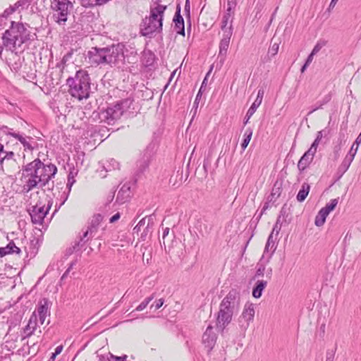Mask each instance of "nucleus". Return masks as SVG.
<instances>
[{"mask_svg":"<svg viewBox=\"0 0 361 361\" xmlns=\"http://www.w3.org/2000/svg\"><path fill=\"white\" fill-rule=\"evenodd\" d=\"M232 35L233 32L231 30L223 32V38L221 39L219 43V57L221 58V62H224L226 58Z\"/></svg>","mask_w":361,"mask_h":361,"instance_id":"nucleus-16","label":"nucleus"},{"mask_svg":"<svg viewBox=\"0 0 361 361\" xmlns=\"http://www.w3.org/2000/svg\"><path fill=\"white\" fill-rule=\"evenodd\" d=\"M358 146L359 145H356V144H355V142H354L353 144V145L351 146V148H350L349 152L348 153V154H354V157H355L357 152Z\"/></svg>","mask_w":361,"mask_h":361,"instance_id":"nucleus-54","label":"nucleus"},{"mask_svg":"<svg viewBox=\"0 0 361 361\" xmlns=\"http://www.w3.org/2000/svg\"><path fill=\"white\" fill-rule=\"evenodd\" d=\"M20 180L24 183L23 190L28 192L35 188L43 189L48 186L49 190L54 188V181L49 187L50 181L55 177L58 169L55 164L42 161L39 158L22 166Z\"/></svg>","mask_w":361,"mask_h":361,"instance_id":"nucleus-1","label":"nucleus"},{"mask_svg":"<svg viewBox=\"0 0 361 361\" xmlns=\"http://www.w3.org/2000/svg\"><path fill=\"white\" fill-rule=\"evenodd\" d=\"M320 140L315 139L308 150H312V152L315 154L317 149V147L319 144Z\"/></svg>","mask_w":361,"mask_h":361,"instance_id":"nucleus-51","label":"nucleus"},{"mask_svg":"<svg viewBox=\"0 0 361 361\" xmlns=\"http://www.w3.org/2000/svg\"><path fill=\"white\" fill-rule=\"evenodd\" d=\"M79 251L75 245H73L72 247H70L69 248H68L66 250V255H72L74 252H78Z\"/></svg>","mask_w":361,"mask_h":361,"instance_id":"nucleus-57","label":"nucleus"},{"mask_svg":"<svg viewBox=\"0 0 361 361\" xmlns=\"http://www.w3.org/2000/svg\"><path fill=\"white\" fill-rule=\"evenodd\" d=\"M338 202V199H332L331 200L330 202L326 204L325 207H322V209L326 212L328 214H329L331 212H332L336 207Z\"/></svg>","mask_w":361,"mask_h":361,"instance_id":"nucleus-37","label":"nucleus"},{"mask_svg":"<svg viewBox=\"0 0 361 361\" xmlns=\"http://www.w3.org/2000/svg\"><path fill=\"white\" fill-rule=\"evenodd\" d=\"M227 6L235 8L237 6V0H227Z\"/></svg>","mask_w":361,"mask_h":361,"instance_id":"nucleus-61","label":"nucleus"},{"mask_svg":"<svg viewBox=\"0 0 361 361\" xmlns=\"http://www.w3.org/2000/svg\"><path fill=\"white\" fill-rule=\"evenodd\" d=\"M264 94V90L263 88H260L258 90L257 98L255 99V102L252 103V104L251 105V106L249 108V109L247 111V114H246L245 118L244 124H246L248 122L249 119L255 113L257 109L262 104Z\"/></svg>","mask_w":361,"mask_h":361,"instance_id":"nucleus-17","label":"nucleus"},{"mask_svg":"<svg viewBox=\"0 0 361 361\" xmlns=\"http://www.w3.org/2000/svg\"><path fill=\"white\" fill-rule=\"evenodd\" d=\"M37 319L36 312H33L32 315L30 317L27 324L23 329V332L25 334V337L27 338L31 336L35 331L37 329Z\"/></svg>","mask_w":361,"mask_h":361,"instance_id":"nucleus-21","label":"nucleus"},{"mask_svg":"<svg viewBox=\"0 0 361 361\" xmlns=\"http://www.w3.org/2000/svg\"><path fill=\"white\" fill-rule=\"evenodd\" d=\"M328 215L329 214L322 208L315 217L314 224L317 226H323Z\"/></svg>","mask_w":361,"mask_h":361,"instance_id":"nucleus-30","label":"nucleus"},{"mask_svg":"<svg viewBox=\"0 0 361 361\" xmlns=\"http://www.w3.org/2000/svg\"><path fill=\"white\" fill-rule=\"evenodd\" d=\"M51 205L52 200H49L46 209H44V205H39L37 204L32 207V209L29 211L32 222L34 224H42L44 217L50 209Z\"/></svg>","mask_w":361,"mask_h":361,"instance_id":"nucleus-9","label":"nucleus"},{"mask_svg":"<svg viewBox=\"0 0 361 361\" xmlns=\"http://www.w3.org/2000/svg\"><path fill=\"white\" fill-rule=\"evenodd\" d=\"M255 308L252 303H247L241 314V318L247 322V326L254 319Z\"/></svg>","mask_w":361,"mask_h":361,"instance_id":"nucleus-23","label":"nucleus"},{"mask_svg":"<svg viewBox=\"0 0 361 361\" xmlns=\"http://www.w3.org/2000/svg\"><path fill=\"white\" fill-rule=\"evenodd\" d=\"M121 217V214L119 212H117L116 214H115L114 215H113L110 219H109V222L110 223H114L116 222V221H118Z\"/></svg>","mask_w":361,"mask_h":361,"instance_id":"nucleus-56","label":"nucleus"},{"mask_svg":"<svg viewBox=\"0 0 361 361\" xmlns=\"http://www.w3.org/2000/svg\"><path fill=\"white\" fill-rule=\"evenodd\" d=\"M234 10H235L234 7L227 6V9L225 12V14L232 17V16L234 15Z\"/></svg>","mask_w":361,"mask_h":361,"instance_id":"nucleus-55","label":"nucleus"},{"mask_svg":"<svg viewBox=\"0 0 361 361\" xmlns=\"http://www.w3.org/2000/svg\"><path fill=\"white\" fill-rule=\"evenodd\" d=\"M73 49H71L70 51H68L62 58L61 62L57 64V67H61V66L62 65L63 67L66 65V63H67V61H68V60L72 57L73 54Z\"/></svg>","mask_w":361,"mask_h":361,"instance_id":"nucleus-41","label":"nucleus"},{"mask_svg":"<svg viewBox=\"0 0 361 361\" xmlns=\"http://www.w3.org/2000/svg\"><path fill=\"white\" fill-rule=\"evenodd\" d=\"M282 190V182L276 180L273 185L270 195L267 197L268 200L274 203L276 199L280 197Z\"/></svg>","mask_w":361,"mask_h":361,"instance_id":"nucleus-25","label":"nucleus"},{"mask_svg":"<svg viewBox=\"0 0 361 361\" xmlns=\"http://www.w3.org/2000/svg\"><path fill=\"white\" fill-rule=\"evenodd\" d=\"M279 43H274L273 44L268 50V57L269 60L271 59V57L276 56L279 51Z\"/></svg>","mask_w":361,"mask_h":361,"instance_id":"nucleus-38","label":"nucleus"},{"mask_svg":"<svg viewBox=\"0 0 361 361\" xmlns=\"http://www.w3.org/2000/svg\"><path fill=\"white\" fill-rule=\"evenodd\" d=\"M326 42L325 40H319L311 52L313 53V54H317L322 49V47L326 46Z\"/></svg>","mask_w":361,"mask_h":361,"instance_id":"nucleus-44","label":"nucleus"},{"mask_svg":"<svg viewBox=\"0 0 361 361\" xmlns=\"http://www.w3.org/2000/svg\"><path fill=\"white\" fill-rule=\"evenodd\" d=\"M16 11L15 7L13 6H10L8 8L4 10V13L1 15L4 19H7V18L14 13Z\"/></svg>","mask_w":361,"mask_h":361,"instance_id":"nucleus-45","label":"nucleus"},{"mask_svg":"<svg viewBox=\"0 0 361 361\" xmlns=\"http://www.w3.org/2000/svg\"><path fill=\"white\" fill-rule=\"evenodd\" d=\"M252 135V129L247 128L244 134V138L240 145L242 149L245 150L246 149V147H247V145L251 140Z\"/></svg>","mask_w":361,"mask_h":361,"instance_id":"nucleus-34","label":"nucleus"},{"mask_svg":"<svg viewBox=\"0 0 361 361\" xmlns=\"http://www.w3.org/2000/svg\"><path fill=\"white\" fill-rule=\"evenodd\" d=\"M164 16V8H150L149 16L143 18L140 24V34L145 37H152L154 33L161 32Z\"/></svg>","mask_w":361,"mask_h":361,"instance_id":"nucleus-6","label":"nucleus"},{"mask_svg":"<svg viewBox=\"0 0 361 361\" xmlns=\"http://www.w3.org/2000/svg\"><path fill=\"white\" fill-rule=\"evenodd\" d=\"M26 26L30 27L27 24L25 25L23 23L11 21L9 28L3 33L1 37L5 45L13 47L14 49H16L17 47H20L23 44L34 40L35 37H37V35L35 33L32 35Z\"/></svg>","mask_w":361,"mask_h":361,"instance_id":"nucleus-4","label":"nucleus"},{"mask_svg":"<svg viewBox=\"0 0 361 361\" xmlns=\"http://www.w3.org/2000/svg\"><path fill=\"white\" fill-rule=\"evenodd\" d=\"M271 202H269V201L267 200V201L264 203V206H263V207H262V210H261V211H262V212H264H264H265V211L269 208V207H270V206H269V203H271Z\"/></svg>","mask_w":361,"mask_h":361,"instance_id":"nucleus-64","label":"nucleus"},{"mask_svg":"<svg viewBox=\"0 0 361 361\" xmlns=\"http://www.w3.org/2000/svg\"><path fill=\"white\" fill-rule=\"evenodd\" d=\"M310 190V186L307 183H303L300 190L297 194L296 199L299 202H302L305 201L306 197H307Z\"/></svg>","mask_w":361,"mask_h":361,"instance_id":"nucleus-28","label":"nucleus"},{"mask_svg":"<svg viewBox=\"0 0 361 361\" xmlns=\"http://www.w3.org/2000/svg\"><path fill=\"white\" fill-rule=\"evenodd\" d=\"M133 102V99L128 97L110 104L100 113L103 121L109 125L114 124L121 118L125 111L131 108Z\"/></svg>","mask_w":361,"mask_h":361,"instance_id":"nucleus-7","label":"nucleus"},{"mask_svg":"<svg viewBox=\"0 0 361 361\" xmlns=\"http://www.w3.org/2000/svg\"><path fill=\"white\" fill-rule=\"evenodd\" d=\"M154 297L153 295H151L149 297H147L145 298L136 308L135 311H142L144 309L146 308V307L148 305V304L153 300Z\"/></svg>","mask_w":361,"mask_h":361,"instance_id":"nucleus-42","label":"nucleus"},{"mask_svg":"<svg viewBox=\"0 0 361 361\" xmlns=\"http://www.w3.org/2000/svg\"><path fill=\"white\" fill-rule=\"evenodd\" d=\"M29 5H30V4H29L28 0H18L17 2H16L13 4V6L15 7V8L17 11L18 9H20V8L22 10L27 8Z\"/></svg>","mask_w":361,"mask_h":361,"instance_id":"nucleus-40","label":"nucleus"},{"mask_svg":"<svg viewBox=\"0 0 361 361\" xmlns=\"http://www.w3.org/2000/svg\"><path fill=\"white\" fill-rule=\"evenodd\" d=\"M122 44H111L102 48L92 47L88 51L89 61L92 65L108 64L111 67H122L125 63Z\"/></svg>","mask_w":361,"mask_h":361,"instance_id":"nucleus-2","label":"nucleus"},{"mask_svg":"<svg viewBox=\"0 0 361 361\" xmlns=\"http://www.w3.org/2000/svg\"><path fill=\"white\" fill-rule=\"evenodd\" d=\"M4 48H6L10 51H12L15 50L13 47H6L5 45L4 41H2V43L1 44L0 43V50H4Z\"/></svg>","mask_w":361,"mask_h":361,"instance_id":"nucleus-59","label":"nucleus"},{"mask_svg":"<svg viewBox=\"0 0 361 361\" xmlns=\"http://www.w3.org/2000/svg\"><path fill=\"white\" fill-rule=\"evenodd\" d=\"M155 61V55L151 51H144L142 56V63L146 67L151 66Z\"/></svg>","mask_w":361,"mask_h":361,"instance_id":"nucleus-29","label":"nucleus"},{"mask_svg":"<svg viewBox=\"0 0 361 361\" xmlns=\"http://www.w3.org/2000/svg\"><path fill=\"white\" fill-rule=\"evenodd\" d=\"M267 285V282L264 280H259L256 282L252 289V296L255 298H259L262 296V291Z\"/></svg>","mask_w":361,"mask_h":361,"instance_id":"nucleus-26","label":"nucleus"},{"mask_svg":"<svg viewBox=\"0 0 361 361\" xmlns=\"http://www.w3.org/2000/svg\"><path fill=\"white\" fill-rule=\"evenodd\" d=\"M285 212H283V209H282L280 212V215L278 216L276 224H274L272 231L270 234H272L273 235L275 234L277 235L279 233L282 226L281 216H283Z\"/></svg>","mask_w":361,"mask_h":361,"instance_id":"nucleus-33","label":"nucleus"},{"mask_svg":"<svg viewBox=\"0 0 361 361\" xmlns=\"http://www.w3.org/2000/svg\"><path fill=\"white\" fill-rule=\"evenodd\" d=\"M130 188L131 187L130 183L123 184L118 192L116 202H118L119 204H123L128 201L130 199L132 195Z\"/></svg>","mask_w":361,"mask_h":361,"instance_id":"nucleus-18","label":"nucleus"},{"mask_svg":"<svg viewBox=\"0 0 361 361\" xmlns=\"http://www.w3.org/2000/svg\"><path fill=\"white\" fill-rule=\"evenodd\" d=\"M240 292L232 288L222 300L216 317V327L221 331L231 322L233 315L240 308Z\"/></svg>","mask_w":361,"mask_h":361,"instance_id":"nucleus-3","label":"nucleus"},{"mask_svg":"<svg viewBox=\"0 0 361 361\" xmlns=\"http://www.w3.org/2000/svg\"><path fill=\"white\" fill-rule=\"evenodd\" d=\"M0 130L3 131L6 134V132L13 131V129L9 128L6 126H4V125L1 126V125H0Z\"/></svg>","mask_w":361,"mask_h":361,"instance_id":"nucleus-62","label":"nucleus"},{"mask_svg":"<svg viewBox=\"0 0 361 361\" xmlns=\"http://www.w3.org/2000/svg\"><path fill=\"white\" fill-rule=\"evenodd\" d=\"M231 18V17L230 16L226 15L225 13L224 14V16L222 17L221 25V29L223 31V32H224L225 31H228V30H231L233 32V25H232L233 18L231 20L230 25L228 27H227L228 21Z\"/></svg>","mask_w":361,"mask_h":361,"instance_id":"nucleus-32","label":"nucleus"},{"mask_svg":"<svg viewBox=\"0 0 361 361\" xmlns=\"http://www.w3.org/2000/svg\"><path fill=\"white\" fill-rule=\"evenodd\" d=\"M153 156L152 149L149 147L144 151L142 157L137 161V173H142L149 166Z\"/></svg>","mask_w":361,"mask_h":361,"instance_id":"nucleus-15","label":"nucleus"},{"mask_svg":"<svg viewBox=\"0 0 361 361\" xmlns=\"http://www.w3.org/2000/svg\"><path fill=\"white\" fill-rule=\"evenodd\" d=\"M164 300L163 298H160L155 302V305H152L150 308L152 309L154 306V310L159 309L164 304Z\"/></svg>","mask_w":361,"mask_h":361,"instance_id":"nucleus-52","label":"nucleus"},{"mask_svg":"<svg viewBox=\"0 0 361 361\" xmlns=\"http://www.w3.org/2000/svg\"><path fill=\"white\" fill-rule=\"evenodd\" d=\"M190 1H189V0H186L185 1L184 11L187 13L188 19L190 18Z\"/></svg>","mask_w":361,"mask_h":361,"instance_id":"nucleus-53","label":"nucleus"},{"mask_svg":"<svg viewBox=\"0 0 361 361\" xmlns=\"http://www.w3.org/2000/svg\"><path fill=\"white\" fill-rule=\"evenodd\" d=\"M86 238H84V234L82 235V237H80V240L76 242L75 243V247L80 250L81 248H82L83 247H85L86 243L91 238H90V236H87V239H85Z\"/></svg>","mask_w":361,"mask_h":361,"instance_id":"nucleus-43","label":"nucleus"},{"mask_svg":"<svg viewBox=\"0 0 361 361\" xmlns=\"http://www.w3.org/2000/svg\"><path fill=\"white\" fill-rule=\"evenodd\" d=\"M82 6L88 8L96 5L95 0H80Z\"/></svg>","mask_w":361,"mask_h":361,"instance_id":"nucleus-46","label":"nucleus"},{"mask_svg":"<svg viewBox=\"0 0 361 361\" xmlns=\"http://www.w3.org/2000/svg\"><path fill=\"white\" fill-rule=\"evenodd\" d=\"M102 220L103 216L102 214H94L90 222L87 231L84 232V238H87V236H90L91 238H94L98 231L99 226Z\"/></svg>","mask_w":361,"mask_h":361,"instance_id":"nucleus-14","label":"nucleus"},{"mask_svg":"<svg viewBox=\"0 0 361 361\" xmlns=\"http://www.w3.org/2000/svg\"><path fill=\"white\" fill-rule=\"evenodd\" d=\"M148 230H146L145 228L144 229L143 232L141 233L140 235V239L142 240H146V237H147V233H148Z\"/></svg>","mask_w":361,"mask_h":361,"instance_id":"nucleus-63","label":"nucleus"},{"mask_svg":"<svg viewBox=\"0 0 361 361\" xmlns=\"http://www.w3.org/2000/svg\"><path fill=\"white\" fill-rule=\"evenodd\" d=\"M265 267L263 264H258V268L256 271L255 276L259 277L264 275Z\"/></svg>","mask_w":361,"mask_h":361,"instance_id":"nucleus-47","label":"nucleus"},{"mask_svg":"<svg viewBox=\"0 0 361 361\" xmlns=\"http://www.w3.org/2000/svg\"><path fill=\"white\" fill-rule=\"evenodd\" d=\"M180 11L181 6L180 4L178 3L176 5V12L173 18V23H174V30H176V34L184 37L185 35V23Z\"/></svg>","mask_w":361,"mask_h":361,"instance_id":"nucleus-13","label":"nucleus"},{"mask_svg":"<svg viewBox=\"0 0 361 361\" xmlns=\"http://www.w3.org/2000/svg\"><path fill=\"white\" fill-rule=\"evenodd\" d=\"M13 157H14L13 152H11H11H6V154L4 155V157H1V164H3L4 160L11 159H13Z\"/></svg>","mask_w":361,"mask_h":361,"instance_id":"nucleus-49","label":"nucleus"},{"mask_svg":"<svg viewBox=\"0 0 361 361\" xmlns=\"http://www.w3.org/2000/svg\"><path fill=\"white\" fill-rule=\"evenodd\" d=\"M217 335L214 330V327L209 325L202 335V343L207 348L209 353L215 346Z\"/></svg>","mask_w":361,"mask_h":361,"instance_id":"nucleus-12","label":"nucleus"},{"mask_svg":"<svg viewBox=\"0 0 361 361\" xmlns=\"http://www.w3.org/2000/svg\"><path fill=\"white\" fill-rule=\"evenodd\" d=\"M78 172V170L76 169L74 166H72L71 168H70L69 173L68 175V182H67V185H66V186L68 189V192L66 195L64 200L62 201V202L60 203L58 209H59L61 207V206L63 205L65 203V202L67 200L68 193L70 192V191L71 190V187L75 182V180L74 179V178L75 176H77Z\"/></svg>","mask_w":361,"mask_h":361,"instance_id":"nucleus-22","label":"nucleus"},{"mask_svg":"<svg viewBox=\"0 0 361 361\" xmlns=\"http://www.w3.org/2000/svg\"><path fill=\"white\" fill-rule=\"evenodd\" d=\"M333 93L331 92H329L326 94L321 100L318 101L314 106L312 107L311 111L309 112V114L313 113L314 111L320 109L325 104H328L332 99Z\"/></svg>","mask_w":361,"mask_h":361,"instance_id":"nucleus-27","label":"nucleus"},{"mask_svg":"<svg viewBox=\"0 0 361 361\" xmlns=\"http://www.w3.org/2000/svg\"><path fill=\"white\" fill-rule=\"evenodd\" d=\"M207 77L204 78V79L203 80L202 82V85L200 86V88L196 95V97H195V99L194 101V103H193V108L195 109V111H197V109L198 107V104H199V102H200V100L202 97V92L204 91L205 90V87H206V85H207Z\"/></svg>","mask_w":361,"mask_h":361,"instance_id":"nucleus-31","label":"nucleus"},{"mask_svg":"<svg viewBox=\"0 0 361 361\" xmlns=\"http://www.w3.org/2000/svg\"><path fill=\"white\" fill-rule=\"evenodd\" d=\"M336 350H328L326 355V361H334Z\"/></svg>","mask_w":361,"mask_h":361,"instance_id":"nucleus-48","label":"nucleus"},{"mask_svg":"<svg viewBox=\"0 0 361 361\" xmlns=\"http://www.w3.org/2000/svg\"><path fill=\"white\" fill-rule=\"evenodd\" d=\"M51 304V302L46 298L41 299L37 304L35 312H36L37 317H39V320L42 325L44 323L47 317L50 316Z\"/></svg>","mask_w":361,"mask_h":361,"instance_id":"nucleus-11","label":"nucleus"},{"mask_svg":"<svg viewBox=\"0 0 361 361\" xmlns=\"http://www.w3.org/2000/svg\"><path fill=\"white\" fill-rule=\"evenodd\" d=\"M161 0H154L153 1V4H154V6L151 5L150 8L162 7V8H164V13H165L166 10L167 8V6L161 4Z\"/></svg>","mask_w":361,"mask_h":361,"instance_id":"nucleus-50","label":"nucleus"},{"mask_svg":"<svg viewBox=\"0 0 361 361\" xmlns=\"http://www.w3.org/2000/svg\"><path fill=\"white\" fill-rule=\"evenodd\" d=\"M314 155L315 154L312 153V150H307L304 153L298 163V169L300 172L304 171L310 166Z\"/></svg>","mask_w":361,"mask_h":361,"instance_id":"nucleus-20","label":"nucleus"},{"mask_svg":"<svg viewBox=\"0 0 361 361\" xmlns=\"http://www.w3.org/2000/svg\"><path fill=\"white\" fill-rule=\"evenodd\" d=\"M51 9L56 12L57 20L59 24H63L67 21L68 15L73 8V3L69 0H58L51 3Z\"/></svg>","mask_w":361,"mask_h":361,"instance_id":"nucleus-8","label":"nucleus"},{"mask_svg":"<svg viewBox=\"0 0 361 361\" xmlns=\"http://www.w3.org/2000/svg\"><path fill=\"white\" fill-rule=\"evenodd\" d=\"M66 85L69 87L68 92L78 100L87 99L90 94V78L87 71H78L74 77H69L66 80Z\"/></svg>","mask_w":361,"mask_h":361,"instance_id":"nucleus-5","label":"nucleus"},{"mask_svg":"<svg viewBox=\"0 0 361 361\" xmlns=\"http://www.w3.org/2000/svg\"><path fill=\"white\" fill-rule=\"evenodd\" d=\"M314 55L315 54H313L312 52L310 54L305 61L306 66H309L312 63Z\"/></svg>","mask_w":361,"mask_h":361,"instance_id":"nucleus-58","label":"nucleus"},{"mask_svg":"<svg viewBox=\"0 0 361 361\" xmlns=\"http://www.w3.org/2000/svg\"><path fill=\"white\" fill-rule=\"evenodd\" d=\"M21 252L20 248L17 247L15 243L11 240L6 247H0V258L10 254H18Z\"/></svg>","mask_w":361,"mask_h":361,"instance_id":"nucleus-24","label":"nucleus"},{"mask_svg":"<svg viewBox=\"0 0 361 361\" xmlns=\"http://www.w3.org/2000/svg\"><path fill=\"white\" fill-rule=\"evenodd\" d=\"M104 169L106 171L119 169V163L116 160L111 159L106 166H104Z\"/></svg>","mask_w":361,"mask_h":361,"instance_id":"nucleus-36","label":"nucleus"},{"mask_svg":"<svg viewBox=\"0 0 361 361\" xmlns=\"http://www.w3.org/2000/svg\"><path fill=\"white\" fill-rule=\"evenodd\" d=\"M273 238H274V235L272 234H270L269 235L265 247H264L262 258L264 257L265 253L268 252L269 251L270 247H271V249H272L274 247L275 241L273 240Z\"/></svg>","mask_w":361,"mask_h":361,"instance_id":"nucleus-39","label":"nucleus"},{"mask_svg":"<svg viewBox=\"0 0 361 361\" xmlns=\"http://www.w3.org/2000/svg\"><path fill=\"white\" fill-rule=\"evenodd\" d=\"M126 358H127V355L118 357V356L113 355L111 353H109V355L106 356V357H105L103 355L101 356L100 360L105 361L106 360L107 361H126Z\"/></svg>","mask_w":361,"mask_h":361,"instance_id":"nucleus-35","label":"nucleus"},{"mask_svg":"<svg viewBox=\"0 0 361 361\" xmlns=\"http://www.w3.org/2000/svg\"><path fill=\"white\" fill-rule=\"evenodd\" d=\"M353 159L354 154H347L345 156L341 164L337 169V171L336 173V179L335 180V182L340 180L341 177L344 175V173L348 171Z\"/></svg>","mask_w":361,"mask_h":361,"instance_id":"nucleus-19","label":"nucleus"},{"mask_svg":"<svg viewBox=\"0 0 361 361\" xmlns=\"http://www.w3.org/2000/svg\"><path fill=\"white\" fill-rule=\"evenodd\" d=\"M6 135H10L18 140L23 146L25 151L28 150L32 152L37 147V142L30 136L23 135V134L13 131L6 132Z\"/></svg>","mask_w":361,"mask_h":361,"instance_id":"nucleus-10","label":"nucleus"},{"mask_svg":"<svg viewBox=\"0 0 361 361\" xmlns=\"http://www.w3.org/2000/svg\"><path fill=\"white\" fill-rule=\"evenodd\" d=\"M169 228H166L164 229L163 234H162V239H163V243L165 245V238L169 235Z\"/></svg>","mask_w":361,"mask_h":361,"instance_id":"nucleus-60","label":"nucleus"}]
</instances>
